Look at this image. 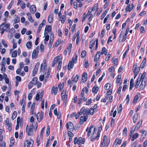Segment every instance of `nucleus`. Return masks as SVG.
Returning <instances> with one entry per match:
<instances>
[{"mask_svg":"<svg viewBox=\"0 0 147 147\" xmlns=\"http://www.w3.org/2000/svg\"><path fill=\"white\" fill-rule=\"evenodd\" d=\"M139 97L138 95H136L135 96L133 100V102L134 103H136V102L137 100L139 99Z\"/></svg>","mask_w":147,"mask_h":147,"instance_id":"ea45409f","label":"nucleus"},{"mask_svg":"<svg viewBox=\"0 0 147 147\" xmlns=\"http://www.w3.org/2000/svg\"><path fill=\"white\" fill-rule=\"evenodd\" d=\"M59 57L57 56L54 59V61H55V62H58V63L60 61L59 60Z\"/></svg>","mask_w":147,"mask_h":147,"instance_id":"69168bd1","label":"nucleus"},{"mask_svg":"<svg viewBox=\"0 0 147 147\" xmlns=\"http://www.w3.org/2000/svg\"><path fill=\"white\" fill-rule=\"evenodd\" d=\"M107 12V10H106L104 12L101 17V20L103 19Z\"/></svg>","mask_w":147,"mask_h":147,"instance_id":"de8ad7c7","label":"nucleus"},{"mask_svg":"<svg viewBox=\"0 0 147 147\" xmlns=\"http://www.w3.org/2000/svg\"><path fill=\"white\" fill-rule=\"evenodd\" d=\"M26 46L28 49L32 47V44L30 42H28L26 44Z\"/></svg>","mask_w":147,"mask_h":147,"instance_id":"c03bdc74","label":"nucleus"},{"mask_svg":"<svg viewBox=\"0 0 147 147\" xmlns=\"http://www.w3.org/2000/svg\"><path fill=\"white\" fill-rule=\"evenodd\" d=\"M66 16H60V20L61 21L62 23H64L65 20Z\"/></svg>","mask_w":147,"mask_h":147,"instance_id":"72a5a7b5","label":"nucleus"},{"mask_svg":"<svg viewBox=\"0 0 147 147\" xmlns=\"http://www.w3.org/2000/svg\"><path fill=\"white\" fill-rule=\"evenodd\" d=\"M66 126L67 129H69L71 131H73L74 130V126L73 123L71 122L67 123L66 124Z\"/></svg>","mask_w":147,"mask_h":147,"instance_id":"39448f33","label":"nucleus"},{"mask_svg":"<svg viewBox=\"0 0 147 147\" xmlns=\"http://www.w3.org/2000/svg\"><path fill=\"white\" fill-rule=\"evenodd\" d=\"M74 64L72 61H69L68 65V69L69 70H70L71 69L73 68Z\"/></svg>","mask_w":147,"mask_h":147,"instance_id":"a878e982","label":"nucleus"},{"mask_svg":"<svg viewBox=\"0 0 147 147\" xmlns=\"http://www.w3.org/2000/svg\"><path fill=\"white\" fill-rule=\"evenodd\" d=\"M85 67L86 68H88L89 67V64L87 61H86L84 64Z\"/></svg>","mask_w":147,"mask_h":147,"instance_id":"680f3d73","label":"nucleus"},{"mask_svg":"<svg viewBox=\"0 0 147 147\" xmlns=\"http://www.w3.org/2000/svg\"><path fill=\"white\" fill-rule=\"evenodd\" d=\"M86 55V51H83L81 53V55L82 57L84 58Z\"/></svg>","mask_w":147,"mask_h":147,"instance_id":"864d4df0","label":"nucleus"},{"mask_svg":"<svg viewBox=\"0 0 147 147\" xmlns=\"http://www.w3.org/2000/svg\"><path fill=\"white\" fill-rule=\"evenodd\" d=\"M135 128L133 129V127L131 128L129 132V136H130V138L131 137V135L135 132Z\"/></svg>","mask_w":147,"mask_h":147,"instance_id":"8fccbe9b","label":"nucleus"},{"mask_svg":"<svg viewBox=\"0 0 147 147\" xmlns=\"http://www.w3.org/2000/svg\"><path fill=\"white\" fill-rule=\"evenodd\" d=\"M33 124L30 125L29 127L28 130L27 131V134L28 135L30 136L31 135V132L33 131Z\"/></svg>","mask_w":147,"mask_h":147,"instance_id":"dca6fc26","label":"nucleus"},{"mask_svg":"<svg viewBox=\"0 0 147 147\" xmlns=\"http://www.w3.org/2000/svg\"><path fill=\"white\" fill-rule=\"evenodd\" d=\"M133 7L134 5L132 3L131 5H130V4L128 5L125 9L126 11L127 12L128 11L129 12L131 11L132 10Z\"/></svg>","mask_w":147,"mask_h":147,"instance_id":"6e6552de","label":"nucleus"},{"mask_svg":"<svg viewBox=\"0 0 147 147\" xmlns=\"http://www.w3.org/2000/svg\"><path fill=\"white\" fill-rule=\"evenodd\" d=\"M127 129L126 127H125L124 128L123 131V135L124 136H126L127 134Z\"/></svg>","mask_w":147,"mask_h":147,"instance_id":"603ef678","label":"nucleus"},{"mask_svg":"<svg viewBox=\"0 0 147 147\" xmlns=\"http://www.w3.org/2000/svg\"><path fill=\"white\" fill-rule=\"evenodd\" d=\"M87 99L84 96H83V95H81V97L79 99L78 104L80 105L82 100L85 101Z\"/></svg>","mask_w":147,"mask_h":147,"instance_id":"a211bd4d","label":"nucleus"},{"mask_svg":"<svg viewBox=\"0 0 147 147\" xmlns=\"http://www.w3.org/2000/svg\"><path fill=\"white\" fill-rule=\"evenodd\" d=\"M42 26H42V24H40L39 26V27L38 30V33H39L40 32V31L42 29Z\"/></svg>","mask_w":147,"mask_h":147,"instance_id":"338daca9","label":"nucleus"},{"mask_svg":"<svg viewBox=\"0 0 147 147\" xmlns=\"http://www.w3.org/2000/svg\"><path fill=\"white\" fill-rule=\"evenodd\" d=\"M108 50L105 47L102 48L101 51V54H104L105 55H106L107 54Z\"/></svg>","mask_w":147,"mask_h":147,"instance_id":"5701e85b","label":"nucleus"},{"mask_svg":"<svg viewBox=\"0 0 147 147\" xmlns=\"http://www.w3.org/2000/svg\"><path fill=\"white\" fill-rule=\"evenodd\" d=\"M1 71H5V66L3 64V62H2L1 63Z\"/></svg>","mask_w":147,"mask_h":147,"instance_id":"a18cd8bd","label":"nucleus"},{"mask_svg":"<svg viewBox=\"0 0 147 147\" xmlns=\"http://www.w3.org/2000/svg\"><path fill=\"white\" fill-rule=\"evenodd\" d=\"M139 136V134L138 133H136L133 134L132 136L131 140L133 141L135 140Z\"/></svg>","mask_w":147,"mask_h":147,"instance_id":"393cba45","label":"nucleus"},{"mask_svg":"<svg viewBox=\"0 0 147 147\" xmlns=\"http://www.w3.org/2000/svg\"><path fill=\"white\" fill-rule=\"evenodd\" d=\"M109 15H107L106 16V17L104 19L103 23L104 24H105L106 23L107 20L109 18Z\"/></svg>","mask_w":147,"mask_h":147,"instance_id":"052dcab7","label":"nucleus"},{"mask_svg":"<svg viewBox=\"0 0 147 147\" xmlns=\"http://www.w3.org/2000/svg\"><path fill=\"white\" fill-rule=\"evenodd\" d=\"M38 53V51L34 50L32 53V58H36Z\"/></svg>","mask_w":147,"mask_h":147,"instance_id":"aec40b11","label":"nucleus"},{"mask_svg":"<svg viewBox=\"0 0 147 147\" xmlns=\"http://www.w3.org/2000/svg\"><path fill=\"white\" fill-rule=\"evenodd\" d=\"M128 32H127L126 31V32L125 35H123V39L121 41L123 42H124L126 39L127 35L128 33Z\"/></svg>","mask_w":147,"mask_h":147,"instance_id":"58836bf2","label":"nucleus"},{"mask_svg":"<svg viewBox=\"0 0 147 147\" xmlns=\"http://www.w3.org/2000/svg\"><path fill=\"white\" fill-rule=\"evenodd\" d=\"M5 95V94H2V95L0 97V100L2 102L3 101V98H4Z\"/></svg>","mask_w":147,"mask_h":147,"instance_id":"0e129e2a","label":"nucleus"},{"mask_svg":"<svg viewBox=\"0 0 147 147\" xmlns=\"http://www.w3.org/2000/svg\"><path fill=\"white\" fill-rule=\"evenodd\" d=\"M87 74L86 73H84L83 74L82 77V80L83 81V82H84L87 80Z\"/></svg>","mask_w":147,"mask_h":147,"instance_id":"412c9836","label":"nucleus"},{"mask_svg":"<svg viewBox=\"0 0 147 147\" xmlns=\"http://www.w3.org/2000/svg\"><path fill=\"white\" fill-rule=\"evenodd\" d=\"M17 56V51H14L12 55L11 56L12 57H15Z\"/></svg>","mask_w":147,"mask_h":147,"instance_id":"4d7b16f0","label":"nucleus"},{"mask_svg":"<svg viewBox=\"0 0 147 147\" xmlns=\"http://www.w3.org/2000/svg\"><path fill=\"white\" fill-rule=\"evenodd\" d=\"M33 141L31 139L30 141L26 140L24 144V147H32V146Z\"/></svg>","mask_w":147,"mask_h":147,"instance_id":"7ed1b4c3","label":"nucleus"},{"mask_svg":"<svg viewBox=\"0 0 147 147\" xmlns=\"http://www.w3.org/2000/svg\"><path fill=\"white\" fill-rule=\"evenodd\" d=\"M64 86V84H60L58 86V87L59 88V90L60 91H61L63 89Z\"/></svg>","mask_w":147,"mask_h":147,"instance_id":"5fc2aeb1","label":"nucleus"},{"mask_svg":"<svg viewBox=\"0 0 147 147\" xmlns=\"http://www.w3.org/2000/svg\"><path fill=\"white\" fill-rule=\"evenodd\" d=\"M99 88V87L98 86H94L92 89V92L96 94L98 91Z\"/></svg>","mask_w":147,"mask_h":147,"instance_id":"4be33fe9","label":"nucleus"},{"mask_svg":"<svg viewBox=\"0 0 147 147\" xmlns=\"http://www.w3.org/2000/svg\"><path fill=\"white\" fill-rule=\"evenodd\" d=\"M107 138L106 135H104L103 136L102 139V142H101V147H104V146Z\"/></svg>","mask_w":147,"mask_h":147,"instance_id":"6ab92c4d","label":"nucleus"},{"mask_svg":"<svg viewBox=\"0 0 147 147\" xmlns=\"http://www.w3.org/2000/svg\"><path fill=\"white\" fill-rule=\"evenodd\" d=\"M100 54L101 52L100 51H98L97 52L95 56L94 59L95 62H96L98 60L100 56Z\"/></svg>","mask_w":147,"mask_h":147,"instance_id":"4468645a","label":"nucleus"},{"mask_svg":"<svg viewBox=\"0 0 147 147\" xmlns=\"http://www.w3.org/2000/svg\"><path fill=\"white\" fill-rule=\"evenodd\" d=\"M62 65V61H60L58 63V65L57 66V69H60Z\"/></svg>","mask_w":147,"mask_h":147,"instance_id":"bf43d9fd","label":"nucleus"},{"mask_svg":"<svg viewBox=\"0 0 147 147\" xmlns=\"http://www.w3.org/2000/svg\"><path fill=\"white\" fill-rule=\"evenodd\" d=\"M92 100L91 99H88V101L86 102V105H90L92 102Z\"/></svg>","mask_w":147,"mask_h":147,"instance_id":"e2e57ef3","label":"nucleus"},{"mask_svg":"<svg viewBox=\"0 0 147 147\" xmlns=\"http://www.w3.org/2000/svg\"><path fill=\"white\" fill-rule=\"evenodd\" d=\"M54 39V35L53 34H51V35L50 38L49 40V48H51L52 46V45Z\"/></svg>","mask_w":147,"mask_h":147,"instance_id":"9b49d317","label":"nucleus"},{"mask_svg":"<svg viewBox=\"0 0 147 147\" xmlns=\"http://www.w3.org/2000/svg\"><path fill=\"white\" fill-rule=\"evenodd\" d=\"M98 4L96 3L95 5L93 8H90L87 12L86 16H88L90 15V13H89V12H91L92 11H94L95 10H96V11H97L98 9Z\"/></svg>","mask_w":147,"mask_h":147,"instance_id":"20e7f679","label":"nucleus"},{"mask_svg":"<svg viewBox=\"0 0 147 147\" xmlns=\"http://www.w3.org/2000/svg\"><path fill=\"white\" fill-rule=\"evenodd\" d=\"M146 74V73L145 72H143L142 74L141 73H140L138 78H140L141 79H142V81H143L144 79Z\"/></svg>","mask_w":147,"mask_h":147,"instance_id":"bb28decb","label":"nucleus"},{"mask_svg":"<svg viewBox=\"0 0 147 147\" xmlns=\"http://www.w3.org/2000/svg\"><path fill=\"white\" fill-rule=\"evenodd\" d=\"M43 117V116L41 115L39 112L38 113L37 115V119L38 122H40L41 120H42Z\"/></svg>","mask_w":147,"mask_h":147,"instance_id":"f3484780","label":"nucleus"},{"mask_svg":"<svg viewBox=\"0 0 147 147\" xmlns=\"http://www.w3.org/2000/svg\"><path fill=\"white\" fill-rule=\"evenodd\" d=\"M137 63H135L133 67V72L134 73L138 74L140 70V67H137Z\"/></svg>","mask_w":147,"mask_h":147,"instance_id":"f03ea898","label":"nucleus"},{"mask_svg":"<svg viewBox=\"0 0 147 147\" xmlns=\"http://www.w3.org/2000/svg\"><path fill=\"white\" fill-rule=\"evenodd\" d=\"M95 41L94 40H91L90 42L89 48L92 49L95 45Z\"/></svg>","mask_w":147,"mask_h":147,"instance_id":"c9c22d12","label":"nucleus"},{"mask_svg":"<svg viewBox=\"0 0 147 147\" xmlns=\"http://www.w3.org/2000/svg\"><path fill=\"white\" fill-rule=\"evenodd\" d=\"M82 140V138L81 137H79L78 139L77 138L75 137L74 139V142L75 144L77 143L78 144H79L81 142Z\"/></svg>","mask_w":147,"mask_h":147,"instance_id":"ddd939ff","label":"nucleus"},{"mask_svg":"<svg viewBox=\"0 0 147 147\" xmlns=\"http://www.w3.org/2000/svg\"><path fill=\"white\" fill-rule=\"evenodd\" d=\"M53 15L51 14L48 17V21L50 23H51L53 22Z\"/></svg>","mask_w":147,"mask_h":147,"instance_id":"7c9ffc66","label":"nucleus"},{"mask_svg":"<svg viewBox=\"0 0 147 147\" xmlns=\"http://www.w3.org/2000/svg\"><path fill=\"white\" fill-rule=\"evenodd\" d=\"M146 84V83L145 82V81H142L141 83L140 86V89L141 90H143L145 88V85Z\"/></svg>","mask_w":147,"mask_h":147,"instance_id":"2eb2a0df","label":"nucleus"},{"mask_svg":"<svg viewBox=\"0 0 147 147\" xmlns=\"http://www.w3.org/2000/svg\"><path fill=\"white\" fill-rule=\"evenodd\" d=\"M141 80V79L140 78H138V79L137 80V81L136 82V84L135 85V88H138Z\"/></svg>","mask_w":147,"mask_h":147,"instance_id":"e433bc0d","label":"nucleus"},{"mask_svg":"<svg viewBox=\"0 0 147 147\" xmlns=\"http://www.w3.org/2000/svg\"><path fill=\"white\" fill-rule=\"evenodd\" d=\"M58 90V89L57 87H56L55 88L54 87H53L52 88L51 90V93H54L55 94H56L57 93Z\"/></svg>","mask_w":147,"mask_h":147,"instance_id":"c756f323","label":"nucleus"},{"mask_svg":"<svg viewBox=\"0 0 147 147\" xmlns=\"http://www.w3.org/2000/svg\"><path fill=\"white\" fill-rule=\"evenodd\" d=\"M20 6L22 9H24L26 7V4L24 2H22L20 5Z\"/></svg>","mask_w":147,"mask_h":147,"instance_id":"3c124183","label":"nucleus"},{"mask_svg":"<svg viewBox=\"0 0 147 147\" xmlns=\"http://www.w3.org/2000/svg\"><path fill=\"white\" fill-rule=\"evenodd\" d=\"M146 131L145 130L144 131L142 134L140 139L141 140L142 138L143 139L146 136Z\"/></svg>","mask_w":147,"mask_h":147,"instance_id":"4c0bfd02","label":"nucleus"},{"mask_svg":"<svg viewBox=\"0 0 147 147\" xmlns=\"http://www.w3.org/2000/svg\"><path fill=\"white\" fill-rule=\"evenodd\" d=\"M40 65V63L39 62H37L35 66L34 67V68L33 70V76H34L36 74L37 72L38 71V69L39 67V66Z\"/></svg>","mask_w":147,"mask_h":147,"instance_id":"423d86ee","label":"nucleus"},{"mask_svg":"<svg viewBox=\"0 0 147 147\" xmlns=\"http://www.w3.org/2000/svg\"><path fill=\"white\" fill-rule=\"evenodd\" d=\"M90 113V111H89V109L88 108L85 109L83 113L84 116L86 115L88 116V115H89Z\"/></svg>","mask_w":147,"mask_h":147,"instance_id":"473e14b6","label":"nucleus"},{"mask_svg":"<svg viewBox=\"0 0 147 147\" xmlns=\"http://www.w3.org/2000/svg\"><path fill=\"white\" fill-rule=\"evenodd\" d=\"M30 10L32 13H34L36 11V7L35 5H32L30 8Z\"/></svg>","mask_w":147,"mask_h":147,"instance_id":"1a4fd4ad","label":"nucleus"},{"mask_svg":"<svg viewBox=\"0 0 147 147\" xmlns=\"http://www.w3.org/2000/svg\"><path fill=\"white\" fill-rule=\"evenodd\" d=\"M32 80L33 81H34V82H32V81L29 82L28 85V87L29 89H31L33 85H35L37 84V78L36 77H34Z\"/></svg>","mask_w":147,"mask_h":147,"instance_id":"f257e3e1","label":"nucleus"},{"mask_svg":"<svg viewBox=\"0 0 147 147\" xmlns=\"http://www.w3.org/2000/svg\"><path fill=\"white\" fill-rule=\"evenodd\" d=\"M50 129L49 125H48L47 127V131H46V136H48L50 134Z\"/></svg>","mask_w":147,"mask_h":147,"instance_id":"49530a36","label":"nucleus"},{"mask_svg":"<svg viewBox=\"0 0 147 147\" xmlns=\"http://www.w3.org/2000/svg\"><path fill=\"white\" fill-rule=\"evenodd\" d=\"M40 96V94L39 93H37L35 99L36 100H41V98H40V97H39Z\"/></svg>","mask_w":147,"mask_h":147,"instance_id":"13d9d810","label":"nucleus"},{"mask_svg":"<svg viewBox=\"0 0 147 147\" xmlns=\"http://www.w3.org/2000/svg\"><path fill=\"white\" fill-rule=\"evenodd\" d=\"M17 115V112L16 111H14L13 112V115L12 116V119H15Z\"/></svg>","mask_w":147,"mask_h":147,"instance_id":"6e6d98bb","label":"nucleus"},{"mask_svg":"<svg viewBox=\"0 0 147 147\" xmlns=\"http://www.w3.org/2000/svg\"><path fill=\"white\" fill-rule=\"evenodd\" d=\"M114 67H111L109 68V71L110 72H112L114 71Z\"/></svg>","mask_w":147,"mask_h":147,"instance_id":"774afa93","label":"nucleus"},{"mask_svg":"<svg viewBox=\"0 0 147 147\" xmlns=\"http://www.w3.org/2000/svg\"><path fill=\"white\" fill-rule=\"evenodd\" d=\"M51 31V26L49 25H47L46 26L45 32L44 35H45L46 34H47L49 32Z\"/></svg>","mask_w":147,"mask_h":147,"instance_id":"9d476101","label":"nucleus"},{"mask_svg":"<svg viewBox=\"0 0 147 147\" xmlns=\"http://www.w3.org/2000/svg\"><path fill=\"white\" fill-rule=\"evenodd\" d=\"M97 104H95L93 107L94 109L92 108L90 109V114L93 115L94 114V111H96V108H97Z\"/></svg>","mask_w":147,"mask_h":147,"instance_id":"f8f14e48","label":"nucleus"},{"mask_svg":"<svg viewBox=\"0 0 147 147\" xmlns=\"http://www.w3.org/2000/svg\"><path fill=\"white\" fill-rule=\"evenodd\" d=\"M118 59H115V58L113 57L112 58V61L113 62V65L114 66L117 65L118 62Z\"/></svg>","mask_w":147,"mask_h":147,"instance_id":"c85d7f7f","label":"nucleus"},{"mask_svg":"<svg viewBox=\"0 0 147 147\" xmlns=\"http://www.w3.org/2000/svg\"><path fill=\"white\" fill-rule=\"evenodd\" d=\"M111 87V84L109 83H108L106 84L105 86V89L106 90H108Z\"/></svg>","mask_w":147,"mask_h":147,"instance_id":"79ce46f5","label":"nucleus"},{"mask_svg":"<svg viewBox=\"0 0 147 147\" xmlns=\"http://www.w3.org/2000/svg\"><path fill=\"white\" fill-rule=\"evenodd\" d=\"M79 78V76L78 75H77L72 80L73 82H76L78 81Z\"/></svg>","mask_w":147,"mask_h":147,"instance_id":"09e8293b","label":"nucleus"},{"mask_svg":"<svg viewBox=\"0 0 147 147\" xmlns=\"http://www.w3.org/2000/svg\"><path fill=\"white\" fill-rule=\"evenodd\" d=\"M45 65L43 67V64H42L40 65V72H43V73H46V70L45 69Z\"/></svg>","mask_w":147,"mask_h":147,"instance_id":"2f4dec72","label":"nucleus"},{"mask_svg":"<svg viewBox=\"0 0 147 147\" xmlns=\"http://www.w3.org/2000/svg\"><path fill=\"white\" fill-rule=\"evenodd\" d=\"M138 114L136 113L134 114L133 117V122L134 123H135L136 122L137 119L138 117Z\"/></svg>","mask_w":147,"mask_h":147,"instance_id":"b1692460","label":"nucleus"},{"mask_svg":"<svg viewBox=\"0 0 147 147\" xmlns=\"http://www.w3.org/2000/svg\"><path fill=\"white\" fill-rule=\"evenodd\" d=\"M95 127L92 125H91L90 127L89 131L90 132H91V133L92 132V133L94 134L95 131Z\"/></svg>","mask_w":147,"mask_h":147,"instance_id":"cd10ccee","label":"nucleus"},{"mask_svg":"<svg viewBox=\"0 0 147 147\" xmlns=\"http://www.w3.org/2000/svg\"><path fill=\"white\" fill-rule=\"evenodd\" d=\"M67 95H63V96H61L62 97V100L64 101L65 102L67 100Z\"/></svg>","mask_w":147,"mask_h":147,"instance_id":"37998d69","label":"nucleus"},{"mask_svg":"<svg viewBox=\"0 0 147 147\" xmlns=\"http://www.w3.org/2000/svg\"><path fill=\"white\" fill-rule=\"evenodd\" d=\"M88 117L86 115H84V117L82 116L80 118V123L82 124L84 122L86 121Z\"/></svg>","mask_w":147,"mask_h":147,"instance_id":"0eeeda50","label":"nucleus"},{"mask_svg":"<svg viewBox=\"0 0 147 147\" xmlns=\"http://www.w3.org/2000/svg\"><path fill=\"white\" fill-rule=\"evenodd\" d=\"M142 122V120L139 121L137 123V125L135 126V129L138 130L141 125Z\"/></svg>","mask_w":147,"mask_h":147,"instance_id":"f704fd0d","label":"nucleus"},{"mask_svg":"<svg viewBox=\"0 0 147 147\" xmlns=\"http://www.w3.org/2000/svg\"><path fill=\"white\" fill-rule=\"evenodd\" d=\"M20 117H18L17 118V125L16 126V129L17 130L18 129L19 127V121H20Z\"/></svg>","mask_w":147,"mask_h":147,"instance_id":"a19ab883","label":"nucleus"}]
</instances>
